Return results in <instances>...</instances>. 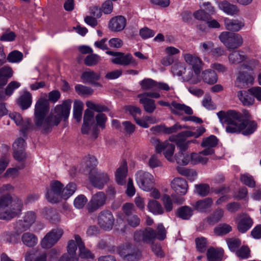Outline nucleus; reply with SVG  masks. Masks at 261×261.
Segmentation results:
<instances>
[{
  "label": "nucleus",
  "instance_id": "1",
  "mask_svg": "<svg viewBox=\"0 0 261 261\" xmlns=\"http://www.w3.org/2000/svg\"><path fill=\"white\" fill-rule=\"evenodd\" d=\"M72 101L65 100L62 105H58L55 109V115L50 114L46 117L49 107L46 94H42L37 101L34 109V122L36 126L42 128L45 132L50 130L52 126L58 125L62 118L68 117Z\"/></svg>",
  "mask_w": 261,
  "mask_h": 261
},
{
  "label": "nucleus",
  "instance_id": "2",
  "mask_svg": "<svg viewBox=\"0 0 261 261\" xmlns=\"http://www.w3.org/2000/svg\"><path fill=\"white\" fill-rule=\"evenodd\" d=\"M217 115L220 122L226 125V132L228 133H242L244 136H249L257 128V123L250 119L251 116L246 110L242 113L231 110L226 112L221 111Z\"/></svg>",
  "mask_w": 261,
  "mask_h": 261
},
{
  "label": "nucleus",
  "instance_id": "3",
  "mask_svg": "<svg viewBox=\"0 0 261 261\" xmlns=\"http://www.w3.org/2000/svg\"><path fill=\"white\" fill-rule=\"evenodd\" d=\"M23 202L17 196L4 194L0 196V219L10 220L21 213Z\"/></svg>",
  "mask_w": 261,
  "mask_h": 261
},
{
  "label": "nucleus",
  "instance_id": "4",
  "mask_svg": "<svg viewBox=\"0 0 261 261\" xmlns=\"http://www.w3.org/2000/svg\"><path fill=\"white\" fill-rule=\"evenodd\" d=\"M150 142L154 146L157 153L163 152L165 158L170 162H174V159L173 156L175 151V145L170 143L168 141L163 142L157 138H152Z\"/></svg>",
  "mask_w": 261,
  "mask_h": 261
},
{
  "label": "nucleus",
  "instance_id": "5",
  "mask_svg": "<svg viewBox=\"0 0 261 261\" xmlns=\"http://www.w3.org/2000/svg\"><path fill=\"white\" fill-rule=\"evenodd\" d=\"M219 39L229 49H234L243 44V38L239 34L223 32L219 36Z\"/></svg>",
  "mask_w": 261,
  "mask_h": 261
},
{
  "label": "nucleus",
  "instance_id": "6",
  "mask_svg": "<svg viewBox=\"0 0 261 261\" xmlns=\"http://www.w3.org/2000/svg\"><path fill=\"white\" fill-rule=\"evenodd\" d=\"M135 176L137 185L143 191H150L154 187L155 185L154 177L150 173L140 170L136 173Z\"/></svg>",
  "mask_w": 261,
  "mask_h": 261
},
{
  "label": "nucleus",
  "instance_id": "7",
  "mask_svg": "<svg viewBox=\"0 0 261 261\" xmlns=\"http://www.w3.org/2000/svg\"><path fill=\"white\" fill-rule=\"evenodd\" d=\"M117 251L125 261H137L141 257L139 249L129 244L121 245Z\"/></svg>",
  "mask_w": 261,
  "mask_h": 261
},
{
  "label": "nucleus",
  "instance_id": "8",
  "mask_svg": "<svg viewBox=\"0 0 261 261\" xmlns=\"http://www.w3.org/2000/svg\"><path fill=\"white\" fill-rule=\"evenodd\" d=\"M106 54L114 57L111 60V62L114 64L122 66L131 65L133 67H136L138 65V62L130 54H125L121 52L109 50L107 51Z\"/></svg>",
  "mask_w": 261,
  "mask_h": 261
},
{
  "label": "nucleus",
  "instance_id": "9",
  "mask_svg": "<svg viewBox=\"0 0 261 261\" xmlns=\"http://www.w3.org/2000/svg\"><path fill=\"white\" fill-rule=\"evenodd\" d=\"M94 113L89 109L86 110L84 115V122L81 131L83 134H88L92 132V137L95 139L97 137L98 130L94 124Z\"/></svg>",
  "mask_w": 261,
  "mask_h": 261
},
{
  "label": "nucleus",
  "instance_id": "10",
  "mask_svg": "<svg viewBox=\"0 0 261 261\" xmlns=\"http://www.w3.org/2000/svg\"><path fill=\"white\" fill-rule=\"evenodd\" d=\"M63 185L58 180H54L50 182V188L46 191V199L51 203H55L59 202L61 199Z\"/></svg>",
  "mask_w": 261,
  "mask_h": 261
},
{
  "label": "nucleus",
  "instance_id": "11",
  "mask_svg": "<svg viewBox=\"0 0 261 261\" xmlns=\"http://www.w3.org/2000/svg\"><path fill=\"white\" fill-rule=\"evenodd\" d=\"M36 219V214L33 211H29L25 213L23 220L17 221L14 226L16 232L19 234L29 229Z\"/></svg>",
  "mask_w": 261,
  "mask_h": 261
},
{
  "label": "nucleus",
  "instance_id": "12",
  "mask_svg": "<svg viewBox=\"0 0 261 261\" xmlns=\"http://www.w3.org/2000/svg\"><path fill=\"white\" fill-rule=\"evenodd\" d=\"M194 137L195 138V133L193 131L186 130L181 132L176 135L170 136L169 140L175 142L179 148L182 150L188 149L191 141H186L188 137Z\"/></svg>",
  "mask_w": 261,
  "mask_h": 261
},
{
  "label": "nucleus",
  "instance_id": "13",
  "mask_svg": "<svg viewBox=\"0 0 261 261\" xmlns=\"http://www.w3.org/2000/svg\"><path fill=\"white\" fill-rule=\"evenodd\" d=\"M156 231L152 228L147 227L144 230H137L134 233V239L137 242L152 244L156 238Z\"/></svg>",
  "mask_w": 261,
  "mask_h": 261
},
{
  "label": "nucleus",
  "instance_id": "14",
  "mask_svg": "<svg viewBox=\"0 0 261 261\" xmlns=\"http://www.w3.org/2000/svg\"><path fill=\"white\" fill-rule=\"evenodd\" d=\"M254 78L252 74L246 71L240 70L237 75L235 85L240 89H246L252 85Z\"/></svg>",
  "mask_w": 261,
  "mask_h": 261
},
{
  "label": "nucleus",
  "instance_id": "15",
  "mask_svg": "<svg viewBox=\"0 0 261 261\" xmlns=\"http://www.w3.org/2000/svg\"><path fill=\"white\" fill-rule=\"evenodd\" d=\"M61 229H55L46 234L41 241V246L44 248H49L54 245L63 235Z\"/></svg>",
  "mask_w": 261,
  "mask_h": 261
},
{
  "label": "nucleus",
  "instance_id": "16",
  "mask_svg": "<svg viewBox=\"0 0 261 261\" xmlns=\"http://www.w3.org/2000/svg\"><path fill=\"white\" fill-rule=\"evenodd\" d=\"M107 196L102 192H98L93 195L87 204V209L89 212H94L101 206L106 203Z\"/></svg>",
  "mask_w": 261,
  "mask_h": 261
},
{
  "label": "nucleus",
  "instance_id": "17",
  "mask_svg": "<svg viewBox=\"0 0 261 261\" xmlns=\"http://www.w3.org/2000/svg\"><path fill=\"white\" fill-rule=\"evenodd\" d=\"M10 118L14 120L17 125L20 126V131L24 135L29 130L33 128V125L29 119L23 120L21 115L16 112H13L9 115Z\"/></svg>",
  "mask_w": 261,
  "mask_h": 261
},
{
  "label": "nucleus",
  "instance_id": "18",
  "mask_svg": "<svg viewBox=\"0 0 261 261\" xmlns=\"http://www.w3.org/2000/svg\"><path fill=\"white\" fill-rule=\"evenodd\" d=\"M99 226L104 230H111L113 226L114 218L112 213L109 211L100 212L98 218Z\"/></svg>",
  "mask_w": 261,
  "mask_h": 261
},
{
  "label": "nucleus",
  "instance_id": "19",
  "mask_svg": "<svg viewBox=\"0 0 261 261\" xmlns=\"http://www.w3.org/2000/svg\"><path fill=\"white\" fill-rule=\"evenodd\" d=\"M89 180L94 187L102 189L109 180V176L106 173L96 171L95 173L90 174Z\"/></svg>",
  "mask_w": 261,
  "mask_h": 261
},
{
  "label": "nucleus",
  "instance_id": "20",
  "mask_svg": "<svg viewBox=\"0 0 261 261\" xmlns=\"http://www.w3.org/2000/svg\"><path fill=\"white\" fill-rule=\"evenodd\" d=\"M75 242L79 248L81 261H93L95 256L89 249L85 248L84 243L79 235H75Z\"/></svg>",
  "mask_w": 261,
  "mask_h": 261
},
{
  "label": "nucleus",
  "instance_id": "21",
  "mask_svg": "<svg viewBox=\"0 0 261 261\" xmlns=\"http://www.w3.org/2000/svg\"><path fill=\"white\" fill-rule=\"evenodd\" d=\"M76 244L74 240L69 241L67 247V252L60 258L59 261H79V257L76 254Z\"/></svg>",
  "mask_w": 261,
  "mask_h": 261
},
{
  "label": "nucleus",
  "instance_id": "22",
  "mask_svg": "<svg viewBox=\"0 0 261 261\" xmlns=\"http://www.w3.org/2000/svg\"><path fill=\"white\" fill-rule=\"evenodd\" d=\"M25 147V141L22 138H18L13 143L14 157L18 161H23L26 158V155L24 152Z\"/></svg>",
  "mask_w": 261,
  "mask_h": 261
},
{
  "label": "nucleus",
  "instance_id": "23",
  "mask_svg": "<svg viewBox=\"0 0 261 261\" xmlns=\"http://www.w3.org/2000/svg\"><path fill=\"white\" fill-rule=\"evenodd\" d=\"M218 142V139L214 135L203 138L201 145L205 149L202 150V153L206 155L213 154L214 153V148L217 145Z\"/></svg>",
  "mask_w": 261,
  "mask_h": 261
},
{
  "label": "nucleus",
  "instance_id": "24",
  "mask_svg": "<svg viewBox=\"0 0 261 261\" xmlns=\"http://www.w3.org/2000/svg\"><path fill=\"white\" fill-rule=\"evenodd\" d=\"M126 21L122 16L112 18L109 21V28L112 32H118L122 31L126 26Z\"/></svg>",
  "mask_w": 261,
  "mask_h": 261
},
{
  "label": "nucleus",
  "instance_id": "25",
  "mask_svg": "<svg viewBox=\"0 0 261 261\" xmlns=\"http://www.w3.org/2000/svg\"><path fill=\"white\" fill-rule=\"evenodd\" d=\"M184 58L187 63L192 65L194 72L196 74H199L203 64L201 60L199 57L189 54L185 55Z\"/></svg>",
  "mask_w": 261,
  "mask_h": 261
},
{
  "label": "nucleus",
  "instance_id": "26",
  "mask_svg": "<svg viewBox=\"0 0 261 261\" xmlns=\"http://www.w3.org/2000/svg\"><path fill=\"white\" fill-rule=\"evenodd\" d=\"M171 187L177 194L185 195L187 192L188 184L182 178H175L171 182Z\"/></svg>",
  "mask_w": 261,
  "mask_h": 261
},
{
  "label": "nucleus",
  "instance_id": "27",
  "mask_svg": "<svg viewBox=\"0 0 261 261\" xmlns=\"http://www.w3.org/2000/svg\"><path fill=\"white\" fill-rule=\"evenodd\" d=\"M253 221L249 216L243 215L237 223V228L239 232L244 233L248 231L252 226Z\"/></svg>",
  "mask_w": 261,
  "mask_h": 261
},
{
  "label": "nucleus",
  "instance_id": "28",
  "mask_svg": "<svg viewBox=\"0 0 261 261\" xmlns=\"http://www.w3.org/2000/svg\"><path fill=\"white\" fill-rule=\"evenodd\" d=\"M20 85V83L17 81H12L8 84L5 91L3 90L4 86L0 87V100H5L6 96H10L14 91L18 88Z\"/></svg>",
  "mask_w": 261,
  "mask_h": 261
},
{
  "label": "nucleus",
  "instance_id": "29",
  "mask_svg": "<svg viewBox=\"0 0 261 261\" xmlns=\"http://www.w3.org/2000/svg\"><path fill=\"white\" fill-rule=\"evenodd\" d=\"M139 98V102L144 107V110L148 113H152L156 109V106L154 100L144 96V95L141 94L138 95Z\"/></svg>",
  "mask_w": 261,
  "mask_h": 261
},
{
  "label": "nucleus",
  "instance_id": "30",
  "mask_svg": "<svg viewBox=\"0 0 261 261\" xmlns=\"http://www.w3.org/2000/svg\"><path fill=\"white\" fill-rule=\"evenodd\" d=\"M127 173V164L124 162L117 169L115 173L116 180L118 184L123 185L125 184L126 177Z\"/></svg>",
  "mask_w": 261,
  "mask_h": 261
},
{
  "label": "nucleus",
  "instance_id": "31",
  "mask_svg": "<svg viewBox=\"0 0 261 261\" xmlns=\"http://www.w3.org/2000/svg\"><path fill=\"white\" fill-rule=\"evenodd\" d=\"M97 164L96 159L92 155H88L84 159V165L86 170L85 173H89V175L91 173H95L97 171L96 166Z\"/></svg>",
  "mask_w": 261,
  "mask_h": 261
},
{
  "label": "nucleus",
  "instance_id": "32",
  "mask_svg": "<svg viewBox=\"0 0 261 261\" xmlns=\"http://www.w3.org/2000/svg\"><path fill=\"white\" fill-rule=\"evenodd\" d=\"M218 6L221 10L228 15H236L239 12V9L236 5L231 4L226 1L219 3Z\"/></svg>",
  "mask_w": 261,
  "mask_h": 261
},
{
  "label": "nucleus",
  "instance_id": "33",
  "mask_svg": "<svg viewBox=\"0 0 261 261\" xmlns=\"http://www.w3.org/2000/svg\"><path fill=\"white\" fill-rule=\"evenodd\" d=\"M238 97L244 106H249L254 102V98L248 91H239L237 94Z\"/></svg>",
  "mask_w": 261,
  "mask_h": 261
},
{
  "label": "nucleus",
  "instance_id": "34",
  "mask_svg": "<svg viewBox=\"0 0 261 261\" xmlns=\"http://www.w3.org/2000/svg\"><path fill=\"white\" fill-rule=\"evenodd\" d=\"M170 109L172 112L175 114H179V111H184L188 115L193 114V110L190 107L175 101L171 103Z\"/></svg>",
  "mask_w": 261,
  "mask_h": 261
},
{
  "label": "nucleus",
  "instance_id": "35",
  "mask_svg": "<svg viewBox=\"0 0 261 261\" xmlns=\"http://www.w3.org/2000/svg\"><path fill=\"white\" fill-rule=\"evenodd\" d=\"M179 149V151L176 153L174 157V161H176L179 165H187L190 161V155L186 152L187 149Z\"/></svg>",
  "mask_w": 261,
  "mask_h": 261
},
{
  "label": "nucleus",
  "instance_id": "36",
  "mask_svg": "<svg viewBox=\"0 0 261 261\" xmlns=\"http://www.w3.org/2000/svg\"><path fill=\"white\" fill-rule=\"evenodd\" d=\"M32 102V95L29 92H25L17 100L18 105L23 110L29 108Z\"/></svg>",
  "mask_w": 261,
  "mask_h": 261
},
{
  "label": "nucleus",
  "instance_id": "37",
  "mask_svg": "<svg viewBox=\"0 0 261 261\" xmlns=\"http://www.w3.org/2000/svg\"><path fill=\"white\" fill-rule=\"evenodd\" d=\"M12 75L13 71L10 67L4 66L0 68V87L6 85Z\"/></svg>",
  "mask_w": 261,
  "mask_h": 261
},
{
  "label": "nucleus",
  "instance_id": "38",
  "mask_svg": "<svg viewBox=\"0 0 261 261\" xmlns=\"http://www.w3.org/2000/svg\"><path fill=\"white\" fill-rule=\"evenodd\" d=\"M203 81L210 85L214 84L218 81V77L215 72L212 69H207L202 73Z\"/></svg>",
  "mask_w": 261,
  "mask_h": 261
},
{
  "label": "nucleus",
  "instance_id": "39",
  "mask_svg": "<svg viewBox=\"0 0 261 261\" xmlns=\"http://www.w3.org/2000/svg\"><path fill=\"white\" fill-rule=\"evenodd\" d=\"M212 204V199L210 198H206L197 201L194 205V207L198 211L205 212L211 207Z\"/></svg>",
  "mask_w": 261,
  "mask_h": 261
},
{
  "label": "nucleus",
  "instance_id": "40",
  "mask_svg": "<svg viewBox=\"0 0 261 261\" xmlns=\"http://www.w3.org/2000/svg\"><path fill=\"white\" fill-rule=\"evenodd\" d=\"M223 254L221 250L216 249L213 247L207 250L206 255L208 261H217L221 260Z\"/></svg>",
  "mask_w": 261,
  "mask_h": 261
},
{
  "label": "nucleus",
  "instance_id": "41",
  "mask_svg": "<svg viewBox=\"0 0 261 261\" xmlns=\"http://www.w3.org/2000/svg\"><path fill=\"white\" fill-rule=\"evenodd\" d=\"M23 243L28 247H33L37 243V238L33 234L29 232L24 233L21 237Z\"/></svg>",
  "mask_w": 261,
  "mask_h": 261
},
{
  "label": "nucleus",
  "instance_id": "42",
  "mask_svg": "<svg viewBox=\"0 0 261 261\" xmlns=\"http://www.w3.org/2000/svg\"><path fill=\"white\" fill-rule=\"evenodd\" d=\"M225 25L227 30L231 31H239L243 26L244 23L238 20H225Z\"/></svg>",
  "mask_w": 261,
  "mask_h": 261
},
{
  "label": "nucleus",
  "instance_id": "43",
  "mask_svg": "<svg viewBox=\"0 0 261 261\" xmlns=\"http://www.w3.org/2000/svg\"><path fill=\"white\" fill-rule=\"evenodd\" d=\"M147 207L149 211L154 215H161L164 213V209L161 204L156 200H149Z\"/></svg>",
  "mask_w": 261,
  "mask_h": 261
},
{
  "label": "nucleus",
  "instance_id": "44",
  "mask_svg": "<svg viewBox=\"0 0 261 261\" xmlns=\"http://www.w3.org/2000/svg\"><path fill=\"white\" fill-rule=\"evenodd\" d=\"M228 59L231 64H239L246 59V56L241 51H234L228 56Z\"/></svg>",
  "mask_w": 261,
  "mask_h": 261
},
{
  "label": "nucleus",
  "instance_id": "45",
  "mask_svg": "<svg viewBox=\"0 0 261 261\" xmlns=\"http://www.w3.org/2000/svg\"><path fill=\"white\" fill-rule=\"evenodd\" d=\"M76 190V185L73 182L69 183L65 188H63L61 199H67L74 193Z\"/></svg>",
  "mask_w": 261,
  "mask_h": 261
},
{
  "label": "nucleus",
  "instance_id": "46",
  "mask_svg": "<svg viewBox=\"0 0 261 261\" xmlns=\"http://www.w3.org/2000/svg\"><path fill=\"white\" fill-rule=\"evenodd\" d=\"M224 212L222 208H218L206 218L207 221L210 224L217 223L224 216Z\"/></svg>",
  "mask_w": 261,
  "mask_h": 261
},
{
  "label": "nucleus",
  "instance_id": "47",
  "mask_svg": "<svg viewBox=\"0 0 261 261\" xmlns=\"http://www.w3.org/2000/svg\"><path fill=\"white\" fill-rule=\"evenodd\" d=\"M206 154L202 153V151L199 153H192L190 155V160L194 164L198 163L206 164L208 161L206 157H204Z\"/></svg>",
  "mask_w": 261,
  "mask_h": 261
},
{
  "label": "nucleus",
  "instance_id": "48",
  "mask_svg": "<svg viewBox=\"0 0 261 261\" xmlns=\"http://www.w3.org/2000/svg\"><path fill=\"white\" fill-rule=\"evenodd\" d=\"M193 215V210L188 206L179 207L177 211L178 216L185 220L190 219Z\"/></svg>",
  "mask_w": 261,
  "mask_h": 261
},
{
  "label": "nucleus",
  "instance_id": "49",
  "mask_svg": "<svg viewBox=\"0 0 261 261\" xmlns=\"http://www.w3.org/2000/svg\"><path fill=\"white\" fill-rule=\"evenodd\" d=\"M81 77L88 83L94 84L96 81L99 79L100 75L93 71H88L84 72Z\"/></svg>",
  "mask_w": 261,
  "mask_h": 261
},
{
  "label": "nucleus",
  "instance_id": "50",
  "mask_svg": "<svg viewBox=\"0 0 261 261\" xmlns=\"http://www.w3.org/2000/svg\"><path fill=\"white\" fill-rule=\"evenodd\" d=\"M83 106V103L80 100H76L74 103L73 116L77 122L81 120Z\"/></svg>",
  "mask_w": 261,
  "mask_h": 261
},
{
  "label": "nucleus",
  "instance_id": "51",
  "mask_svg": "<svg viewBox=\"0 0 261 261\" xmlns=\"http://www.w3.org/2000/svg\"><path fill=\"white\" fill-rule=\"evenodd\" d=\"M232 230V227L228 224L222 223L217 226L214 230L215 233L218 236L225 235Z\"/></svg>",
  "mask_w": 261,
  "mask_h": 261
},
{
  "label": "nucleus",
  "instance_id": "52",
  "mask_svg": "<svg viewBox=\"0 0 261 261\" xmlns=\"http://www.w3.org/2000/svg\"><path fill=\"white\" fill-rule=\"evenodd\" d=\"M100 57L97 54H91L85 59V64L89 66H94L100 61Z\"/></svg>",
  "mask_w": 261,
  "mask_h": 261
},
{
  "label": "nucleus",
  "instance_id": "53",
  "mask_svg": "<svg viewBox=\"0 0 261 261\" xmlns=\"http://www.w3.org/2000/svg\"><path fill=\"white\" fill-rule=\"evenodd\" d=\"M194 70L193 69H189L188 73L184 77V80L189 82L191 84H195L200 82L199 78V74H196L193 73Z\"/></svg>",
  "mask_w": 261,
  "mask_h": 261
},
{
  "label": "nucleus",
  "instance_id": "54",
  "mask_svg": "<svg viewBox=\"0 0 261 261\" xmlns=\"http://www.w3.org/2000/svg\"><path fill=\"white\" fill-rule=\"evenodd\" d=\"M186 66L182 63H177L174 64L171 67V71L174 75L181 76L186 72Z\"/></svg>",
  "mask_w": 261,
  "mask_h": 261
},
{
  "label": "nucleus",
  "instance_id": "55",
  "mask_svg": "<svg viewBox=\"0 0 261 261\" xmlns=\"http://www.w3.org/2000/svg\"><path fill=\"white\" fill-rule=\"evenodd\" d=\"M195 187L196 192L201 196H206L210 192V186L207 184L196 185Z\"/></svg>",
  "mask_w": 261,
  "mask_h": 261
},
{
  "label": "nucleus",
  "instance_id": "56",
  "mask_svg": "<svg viewBox=\"0 0 261 261\" xmlns=\"http://www.w3.org/2000/svg\"><path fill=\"white\" fill-rule=\"evenodd\" d=\"M23 54L17 50L11 51L7 57V60L11 63L19 62L22 59Z\"/></svg>",
  "mask_w": 261,
  "mask_h": 261
},
{
  "label": "nucleus",
  "instance_id": "57",
  "mask_svg": "<svg viewBox=\"0 0 261 261\" xmlns=\"http://www.w3.org/2000/svg\"><path fill=\"white\" fill-rule=\"evenodd\" d=\"M228 247L232 252H237L241 244V241L237 238H229L226 240Z\"/></svg>",
  "mask_w": 261,
  "mask_h": 261
},
{
  "label": "nucleus",
  "instance_id": "58",
  "mask_svg": "<svg viewBox=\"0 0 261 261\" xmlns=\"http://www.w3.org/2000/svg\"><path fill=\"white\" fill-rule=\"evenodd\" d=\"M75 91L81 95H92L93 90L90 87H88L82 85H77L75 87Z\"/></svg>",
  "mask_w": 261,
  "mask_h": 261
},
{
  "label": "nucleus",
  "instance_id": "59",
  "mask_svg": "<svg viewBox=\"0 0 261 261\" xmlns=\"http://www.w3.org/2000/svg\"><path fill=\"white\" fill-rule=\"evenodd\" d=\"M140 85L143 90H150L156 86V82L150 79H145L140 82Z\"/></svg>",
  "mask_w": 261,
  "mask_h": 261
},
{
  "label": "nucleus",
  "instance_id": "60",
  "mask_svg": "<svg viewBox=\"0 0 261 261\" xmlns=\"http://www.w3.org/2000/svg\"><path fill=\"white\" fill-rule=\"evenodd\" d=\"M197 250L201 253L204 252L207 249L206 240L204 238H197L195 240Z\"/></svg>",
  "mask_w": 261,
  "mask_h": 261
},
{
  "label": "nucleus",
  "instance_id": "61",
  "mask_svg": "<svg viewBox=\"0 0 261 261\" xmlns=\"http://www.w3.org/2000/svg\"><path fill=\"white\" fill-rule=\"evenodd\" d=\"M241 182L249 187L253 188L255 186V182L252 176L248 174H243L241 176Z\"/></svg>",
  "mask_w": 261,
  "mask_h": 261
},
{
  "label": "nucleus",
  "instance_id": "62",
  "mask_svg": "<svg viewBox=\"0 0 261 261\" xmlns=\"http://www.w3.org/2000/svg\"><path fill=\"white\" fill-rule=\"evenodd\" d=\"M250 249L246 246H242L236 252L237 255L240 258L246 259L250 256Z\"/></svg>",
  "mask_w": 261,
  "mask_h": 261
},
{
  "label": "nucleus",
  "instance_id": "63",
  "mask_svg": "<svg viewBox=\"0 0 261 261\" xmlns=\"http://www.w3.org/2000/svg\"><path fill=\"white\" fill-rule=\"evenodd\" d=\"M156 238L159 240H164L166 237L167 231L163 224H159L156 227Z\"/></svg>",
  "mask_w": 261,
  "mask_h": 261
},
{
  "label": "nucleus",
  "instance_id": "64",
  "mask_svg": "<svg viewBox=\"0 0 261 261\" xmlns=\"http://www.w3.org/2000/svg\"><path fill=\"white\" fill-rule=\"evenodd\" d=\"M87 202V199L84 195H80L74 200V205L77 208H83Z\"/></svg>",
  "mask_w": 261,
  "mask_h": 261
}]
</instances>
